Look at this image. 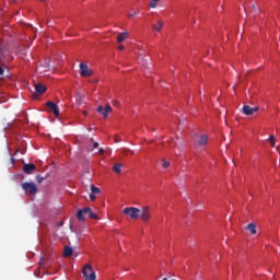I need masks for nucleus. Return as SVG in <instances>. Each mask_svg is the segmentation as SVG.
Segmentation results:
<instances>
[{"label":"nucleus","instance_id":"obj_1","mask_svg":"<svg viewBox=\"0 0 280 280\" xmlns=\"http://www.w3.org/2000/svg\"><path fill=\"white\" fill-rule=\"evenodd\" d=\"M22 189L26 194H31V196H36V194H38V186H36V184H34V183H30V182L23 183Z\"/></svg>","mask_w":280,"mask_h":280},{"label":"nucleus","instance_id":"obj_2","mask_svg":"<svg viewBox=\"0 0 280 280\" xmlns=\"http://www.w3.org/2000/svg\"><path fill=\"white\" fill-rule=\"evenodd\" d=\"M124 215H129L131 220H137L139 218V213H141V209L135 207H127L122 210Z\"/></svg>","mask_w":280,"mask_h":280},{"label":"nucleus","instance_id":"obj_3","mask_svg":"<svg viewBox=\"0 0 280 280\" xmlns=\"http://www.w3.org/2000/svg\"><path fill=\"white\" fill-rule=\"evenodd\" d=\"M83 277L85 280H95L97 279V276L95 275V271L93 270V267L91 265H86L83 270Z\"/></svg>","mask_w":280,"mask_h":280},{"label":"nucleus","instance_id":"obj_4","mask_svg":"<svg viewBox=\"0 0 280 280\" xmlns=\"http://www.w3.org/2000/svg\"><path fill=\"white\" fill-rule=\"evenodd\" d=\"M79 69L81 78H91L93 75V70L89 69V66L84 62L80 63Z\"/></svg>","mask_w":280,"mask_h":280},{"label":"nucleus","instance_id":"obj_5","mask_svg":"<svg viewBox=\"0 0 280 280\" xmlns=\"http://www.w3.org/2000/svg\"><path fill=\"white\" fill-rule=\"evenodd\" d=\"M96 113H100V115H103L104 119H108V113H113V107H110V105H108V104L105 105V107L100 105L96 108Z\"/></svg>","mask_w":280,"mask_h":280},{"label":"nucleus","instance_id":"obj_6","mask_svg":"<svg viewBox=\"0 0 280 280\" xmlns=\"http://www.w3.org/2000/svg\"><path fill=\"white\" fill-rule=\"evenodd\" d=\"M139 218H141V220L143 222H149L150 218H151V215H150V207H143L140 210Z\"/></svg>","mask_w":280,"mask_h":280},{"label":"nucleus","instance_id":"obj_7","mask_svg":"<svg viewBox=\"0 0 280 280\" xmlns=\"http://www.w3.org/2000/svg\"><path fill=\"white\" fill-rule=\"evenodd\" d=\"M46 106H47V108H49V110H51V113H54V115L56 117H58V115H60V108H58V105H56V103L47 102Z\"/></svg>","mask_w":280,"mask_h":280},{"label":"nucleus","instance_id":"obj_8","mask_svg":"<svg viewBox=\"0 0 280 280\" xmlns=\"http://www.w3.org/2000/svg\"><path fill=\"white\" fill-rule=\"evenodd\" d=\"M259 110V107H250L249 105L243 106V115H255Z\"/></svg>","mask_w":280,"mask_h":280},{"label":"nucleus","instance_id":"obj_9","mask_svg":"<svg viewBox=\"0 0 280 280\" xmlns=\"http://www.w3.org/2000/svg\"><path fill=\"white\" fill-rule=\"evenodd\" d=\"M34 88L37 95H43L44 93L47 92V86L44 85L43 83H35Z\"/></svg>","mask_w":280,"mask_h":280},{"label":"nucleus","instance_id":"obj_10","mask_svg":"<svg viewBox=\"0 0 280 280\" xmlns=\"http://www.w3.org/2000/svg\"><path fill=\"white\" fill-rule=\"evenodd\" d=\"M24 174H34L36 172V165L34 164H24L23 166Z\"/></svg>","mask_w":280,"mask_h":280},{"label":"nucleus","instance_id":"obj_11","mask_svg":"<svg viewBox=\"0 0 280 280\" xmlns=\"http://www.w3.org/2000/svg\"><path fill=\"white\" fill-rule=\"evenodd\" d=\"M209 143V136L208 135H200L198 140V145L205 148Z\"/></svg>","mask_w":280,"mask_h":280},{"label":"nucleus","instance_id":"obj_12","mask_svg":"<svg viewBox=\"0 0 280 280\" xmlns=\"http://www.w3.org/2000/svg\"><path fill=\"white\" fill-rule=\"evenodd\" d=\"M74 97L77 106H82V104H84V100H86V96L80 92H78Z\"/></svg>","mask_w":280,"mask_h":280},{"label":"nucleus","instance_id":"obj_13","mask_svg":"<svg viewBox=\"0 0 280 280\" xmlns=\"http://www.w3.org/2000/svg\"><path fill=\"white\" fill-rule=\"evenodd\" d=\"M88 211H89V208H83V209L78 211L77 218H78L79 222H84V220H85L84 215H86Z\"/></svg>","mask_w":280,"mask_h":280},{"label":"nucleus","instance_id":"obj_14","mask_svg":"<svg viewBox=\"0 0 280 280\" xmlns=\"http://www.w3.org/2000/svg\"><path fill=\"white\" fill-rule=\"evenodd\" d=\"M126 38H128V31L119 33V35L117 36V43H124Z\"/></svg>","mask_w":280,"mask_h":280},{"label":"nucleus","instance_id":"obj_15","mask_svg":"<svg viewBox=\"0 0 280 280\" xmlns=\"http://www.w3.org/2000/svg\"><path fill=\"white\" fill-rule=\"evenodd\" d=\"M246 229L250 231L252 235H257V225L255 223H249Z\"/></svg>","mask_w":280,"mask_h":280},{"label":"nucleus","instance_id":"obj_16","mask_svg":"<svg viewBox=\"0 0 280 280\" xmlns=\"http://www.w3.org/2000/svg\"><path fill=\"white\" fill-rule=\"evenodd\" d=\"M73 255V248L71 246H66L63 249V257H71Z\"/></svg>","mask_w":280,"mask_h":280},{"label":"nucleus","instance_id":"obj_17","mask_svg":"<svg viewBox=\"0 0 280 280\" xmlns=\"http://www.w3.org/2000/svg\"><path fill=\"white\" fill-rule=\"evenodd\" d=\"M152 27L155 32H161L163 30V21L159 20L158 24H153Z\"/></svg>","mask_w":280,"mask_h":280},{"label":"nucleus","instance_id":"obj_18","mask_svg":"<svg viewBox=\"0 0 280 280\" xmlns=\"http://www.w3.org/2000/svg\"><path fill=\"white\" fill-rule=\"evenodd\" d=\"M124 164L121 163H117L113 166V172H115V174H121V167Z\"/></svg>","mask_w":280,"mask_h":280},{"label":"nucleus","instance_id":"obj_19","mask_svg":"<svg viewBox=\"0 0 280 280\" xmlns=\"http://www.w3.org/2000/svg\"><path fill=\"white\" fill-rule=\"evenodd\" d=\"M86 215L91 218V220H97V213L93 212L91 208H89V211L86 212Z\"/></svg>","mask_w":280,"mask_h":280},{"label":"nucleus","instance_id":"obj_20","mask_svg":"<svg viewBox=\"0 0 280 280\" xmlns=\"http://www.w3.org/2000/svg\"><path fill=\"white\" fill-rule=\"evenodd\" d=\"M268 140L270 142L271 148H275V145H277V138L275 136L271 135Z\"/></svg>","mask_w":280,"mask_h":280},{"label":"nucleus","instance_id":"obj_21","mask_svg":"<svg viewBox=\"0 0 280 280\" xmlns=\"http://www.w3.org/2000/svg\"><path fill=\"white\" fill-rule=\"evenodd\" d=\"M91 194H101V190L98 187H95V185H91Z\"/></svg>","mask_w":280,"mask_h":280},{"label":"nucleus","instance_id":"obj_22","mask_svg":"<svg viewBox=\"0 0 280 280\" xmlns=\"http://www.w3.org/2000/svg\"><path fill=\"white\" fill-rule=\"evenodd\" d=\"M161 162H162V167H164V170H167V167H170V162L165 161V159H162Z\"/></svg>","mask_w":280,"mask_h":280},{"label":"nucleus","instance_id":"obj_23","mask_svg":"<svg viewBox=\"0 0 280 280\" xmlns=\"http://www.w3.org/2000/svg\"><path fill=\"white\" fill-rule=\"evenodd\" d=\"M160 0H151L149 7L150 8H156V3H159Z\"/></svg>","mask_w":280,"mask_h":280},{"label":"nucleus","instance_id":"obj_24","mask_svg":"<svg viewBox=\"0 0 280 280\" xmlns=\"http://www.w3.org/2000/svg\"><path fill=\"white\" fill-rule=\"evenodd\" d=\"M36 180L40 185V183H43V180H45V178L39 176V175H37Z\"/></svg>","mask_w":280,"mask_h":280},{"label":"nucleus","instance_id":"obj_25","mask_svg":"<svg viewBox=\"0 0 280 280\" xmlns=\"http://www.w3.org/2000/svg\"><path fill=\"white\" fill-rule=\"evenodd\" d=\"M253 14H257V5L252 4Z\"/></svg>","mask_w":280,"mask_h":280},{"label":"nucleus","instance_id":"obj_26","mask_svg":"<svg viewBox=\"0 0 280 280\" xmlns=\"http://www.w3.org/2000/svg\"><path fill=\"white\" fill-rule=\"evenodd\" d=\"M115 143H119L121 140L119 139V136L114 137Z\"/></svg>","mask_w":280,"mask_h":280},{"label":"nucleus","instance_id":"obj_27","mask_svg":"<svg viewBox=\"0 0 280 280\" xmlns=\"http://www.w3.org/2000/svg\"><path fill=\"white\" fill-rule=\"evenodd\" d=\"M95 195H93V192H91V195H90V200L93 202L94 200H95Z\"/></svg>","mask_w":280,"mask_h":280},{"label":"nucleus","instance_id":"obj_28","mask_svg":"<svg viewBox=\"0 0 280 280\" xmlns=\"http://www.w3.org/2000/svg\"><path fill=\"white\" fill-rule=\"evenodd\" d=\"M3 73H5V70L0 66V75H3Z\"/></svg>","mask_w":280,"mask_h":280},{"label":"nucleus","instance_id":"obj_29","mask_svg":"<svg viewBox=\"0 0 280 280\" xmlns=\"http://www.w3.org/2000/svg\"><path fill=\"white\" fill-rule=\"evenodd\" d=\"M93 148H94V149L100 148V143H98V142H94V143H93Z\"/></svg>","mask_w":280,"mask_h":280},{"label":"nucleus","instance_id":"obj_30","mask_svg":"<svg viewBox=\"0 0 280 280\" xmlns=\"http://www.w3.org/2000/svg\"><path fill=\"white\" fill-rule=\"evenodd\" d=\"M82 115H84V117H86V115H89L88 110H82Z\"/></svg>","mask_w":280,"mask_h":280},{"label":"nucleus","instance_id":"obj_31","mask_svg":"<svg viewBox=\"0 0 280 280\" xmlns=\"http://www.w3.org/2000/svg\"><path fill=\"white\" fill-rule=\"evenodd\" d=\"M128 16L129 18H135V16H137V13L133 12V13L129 14Z\"/></svg>","mask_w":280,"mask_h":280},{"label":"nucleus","instance_id":"obj_32","mask_svg":"<svg viewBox=\"0 0 280 280\" xmlns=\"http://www.w3.org/2000/svg\"><path fill=\"white\" fill-rule=\"evenodd\" d=\"M98 154H104V149H103V148H101V149L98 150Z\"/></svg>","mask_w":280,"mask_h":280},{"label":"nucleus","instance_id":"obj_33","mask_svg":"<svg viewBox=\"0 0 280 280\" xmlns=\"http://www.w3.org/2000/svg\"><path fill=\"white\" fill-rule=\"evenodd\" d=\"M118 49H119L120 51H124V45L118 46Z\"/></svg>","mask_w":280,"mask_h":280},{"label":"nucleus","instance_id":"obj_34","mask_svg":"<svg viewBox=\"0 0 280 280\" xmlns=\"http://www.w3.org/2000/svg\"><path fill=\"white\" fill-rule=\"evenodd\" d=\"M14 161H15L14 158H11V163H12V164H14Z\"/></svg>","mask_w":280,"mask_h":280},{"label":"nucleus","instance_id":"obj_35","mask_svg":"<svg viewBox=\"0 0 280 280\" xmlns=\"http://www.w3.org/2000/svg\"><path fill=\"white\" fill-rule=\"evenodd\" d=\"M131 154H135V151H130Z\"/></svg>","mask_w":280,"mask_h":280},{"label":"nucleus","instance_id":"obj_36","mask_svg":"<svg viewBox=\"0 0 280 280\" xmlns=\"http://www.w3.org/2000/svg\"><path fill=\"white\" fill-rule=\"evenodd\" d=\"M114 104H119L117 101Z\"/></svg>","mask_w":280,"mask_h":280},{"label":"nucleus","instance_id":"obj_37","mask_svg":"<svg viewBox=\"0 0 280 280\" xmlns=\"http://www.w3.org/2000/svg\"><path fill=\"white\" fill-rule=\"evenodd\" d=\"M40 1H45V0H40Z\"/></svg>","mask_w":280,"mask_h":280}]
</instances>
